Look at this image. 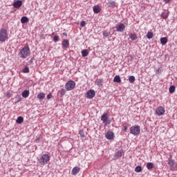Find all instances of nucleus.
<instances>
[{
	"label": "nucleus",
	"mask_w": 177,
	"mask_h": 177,
	"mask_svg": "<svg viewBox=\"0 0 177 177\" xmlns=\"http://www.w3.org/2000/svg\"><path fill=\"white\" fill-rule=\"evenodd\" d=\"M47 99L49 100V99H52V93H49L48 95H47Z\"/></svg>",
	"instance_id": "41"
},
{
	"label": "nucleus",
	"mask_w": 177,
	"mask_h": 177,
	"mask_svg": "<svg viewBox=\"0 0 177 177\" xmlns=\"http://www.w3.org/2000/svg\"><path fill=\"white\" fill-rule=\"evenodd\" d=\"M28 21H29V19H28V17H22L21 18V23L22 24H26V23H28Z\"/></svg>",
	"instance_id": "18"
},
{
	"label": "nucleus",
	"mask_w": 177,
	"mask_h": 177,
	"mask_svg": "<svg viewBox=\"0 0 177 177\" xmlns=\"http://www.w3.org/2000/svg\"><path fill=\"white\" fill-rule=\"evenodd\" d=\"M89 55V52H88V50L84 49L82 51V55L83 57H86Z\"/></svg>",
	"instance_id": "26"
},
{
	"label": "nucleus",
	"mask_w": 177,
	"mask_h": 177,
	"mask_svg": "<svg viewBox=\"0 0 177 177\" xmlns=\"http://www.w3.org/2000/svg\"><path fill=\"white\" fill-rule=\"evenodd\" d=\"M62 45L64 48H68V46H70V42L68 39H64L63 40Z\"/></svg>",
	"instance_id": "14"
},
{
	"label": "nucleus",
	"mask_w": 177,
	"mask_h": 177,
	"mask_svg": "<svg viewBox=\"0 0 177 177\" xmlns=\"http://www.w3.org/2000/svg\"><path fill=\"white\" fill-rule=\"evenodd\" d=\"M156 114L158 115V117L164 115V114H165V109L162 106H158L156 110Z\"/></svg>",
	"instance_id": "7"
},
{
	"label": "nucleus",
	"mask_w": 177,
	"mask_h": 177,
	"mask_svg": "<svg viewBox=\"0 0 177 177\" xmlns=\"http://www.w3.org/2000/svg\"><path fill=\"white\" fill-rule=\"evenodd\" d=\"M129 38L131 41H136V39H138V36H136V33H131L129 35Z\"/></svg>",
	"instance_id": "19"
},
{
	"label": "nucleus",
	"mask_w": 177,
	"mask_h": 177,
	"mask_svg": "<svg viewBox=\"0 0 177 177\" xmlns=\"http://www.w3.org/2000/svg\"><path fill=\"white\" fill-rule=\"evenodd\" d=\"M31 55V50H30V47L26 46L21 48L18 54V56L21 59H27L28 56Z\"/></svg>",
	"instance_id": "1"
},
{
	"label": "nucleus",
	"mask_w": 177,
	"mask_h": 177,
	"mask_svg": "<svg viewBox=\"0 0 177 177\" xmlns=\"http://www.w3.org/2000/svg\"><path fill=\"white\" fill-rule=\"evenodd\" d=\"M103 35L104 37H109V35H110V33L107 31H104L103 32Z\"/></svg>",
	"instance_id": "37"
},
{
	"label": "nucleus",
	"mask_w": 177,
	"mask_h": 177,
	"mask_svg": "<svg viewBox=\"0 0 177 177\" xmlns=\"http://www.w3.org/2000/svg\"><path fill=\"white\" fill-rule=\"evenodd\" d=\"M21 95H22V97L27 99V97H28V96H30V91L25 90L22 92Z\"/></svg>",
	"instance_id": "15"
},
{
	"label": "nucleus",
	"mask_w": 177,
	"mask_h": 177,
	"mask_svg": "<svg viewBox=\"0 0 177 177\" xmlns=\"http://www.w3.org/2000/svg\"><path fill=\"white\" fill-rule=\"evenodd\" d=\"M122 131H124V132H127V131H128V126H124Z\"/></svg>",
	"instance_id": "39"
},
{
	"label": "nucleus",
	"mask_w": 177,
	"mask_h": 177,
	"mask_svg": "<svg viewBox=\"0 0 177 177\" xmlns=\"http://www.w3.org/2000/svg\"><path fill=\"white\" fill-rule=\"evenodd\" d=\"M37 99H39V100H42V99H45V93H39L37 95Z\"/></svg>",
	"instance_id": "23"
},
{
	"label": "nucleus",
	"mask_w": 177,
	"mask_h": 177,
	"mask_svg": "<svg viewBox=\"0 0 177 177\" xmlns=\"http://www.w3.org/2000/svg\"><path fill=\"white\" fill-rule=\"evenodd\" d=\"M85 26H86V22H85V21H82L80 23V26L85 27Z\"/></svg>",
	"instance_id": "36"
},
{
	"label": "nucleus",
	"mask_w": 177,
	"mask_h": 177,
	"mask_svg": "<svg viewBox=\"0 0 177 177\" xmlns=\"http://www.w3.org/2000/svg\"><path fill=\"white\" fill-rule=\"evenodd\" d=\"M80 168L78 167H75L72 171H71V174L73 176H75V175H77V174L80 173Z\"/></svg>",
	"instance_id": "13"
},
{
	"label": "nucleus",
	"mask_w": 177,
	"mask_h": 177,
	"mask_svg": "<svg viewBox=\"0 0 177 177\" xmlns=\"http://www.w3.org/2000/svg\"><path fill=\"white\" fill-rule=\"evenodd\" d=\"M168 165L169 167L170 171H176L177 169V163L175 161V160L169 158V162H168Z\"/></svg>",
	"instance_id": "5"
},
{
	"label": "nucleus",
	"mask_w": 177,
	"mask_h": 177,
	"mask_svg": "<svg viewBox=\"0 0 177 177\" xmlns=\"http://www.w3.org/2000/svg\"><path fill=\"white\" fill-rule=\"evenodd\" d=\"M116 158H121L122 157V150H119L115 153Z\"/></svg>",
	"instance_id": "17"
},
{
	"label": "nucleus",
	"mask_w": 177,
	"mask_h": 177,
	"mask_svg": "<svg viewBox=\"0 0 177 177\" xmlns=\"http://www.w3.org/2000/svg\"><path fill=\"white\" fill-rule=\"evenodd\" d=\"M167 42H168L167 37H162L160 38V43L162 45H166Z\"/></svg>",
	"instance_id": "22"
},
{
	"label": "nucleus",
	"mask_w": 177,
	"mask_h": 177,
	"mask_svg": "<svg viewBox=\"0 0 177 177\" xmlns=\"http://www.w3.org/2000/svg\"><path fill=\"white\" fill-rule=\"evenodd\" d=\"M106 139H108V140H113L114 139V133L113 131H109L105 134Z\"/></svg>",
	"instance_id": "12"
},
{
	"label": "nucleus",
	"mask_w": 177,
	"mask_h": 177,
	"mask_svg": "<svg viewBox=\"0 0 177 177\" xmlns=\"http://www.w3.org/2000/svg\"><path fill=\"white\" fill-rule=\"evenodd\" d=\"M108 6L109 8H115V2L114 1H109Z\"/></svg>",
	"instance_id": "24"
},
{
	"label": "nucleus",
	"mask_w": 177,
	"mask_h": 177,
	"mask_svg": "<svg viewBox=\"0 0 177 177\" xmlns=\"http://www.w3.org/2000/svg\"><path fill=\"white\" fill-rule=\"evenodd\" d=\"M118 32H124L125 31V25L124 24H119L115 26Z\"/></svg>",
	"instance_id": "9"
},
{
	"label": "nucleus",
	"mask_w": 177,
	"mask_h": 177,
	"mask_svg": "<svg viewBox=\"0 0 177 177\" xmlns=\"http://www.w3.org/2000/svg\"><path fill=\"white\" fill-rule=\"evenodd\" d=\"M156 73H161V68L156 69Z\"/></svg>",
	"instance_id": "42"
},
{
	"label": "nucleus",
	"mask_w": 177,
	"mask_h": 177,
	"mask_svg": "<svg viewBox=\"0 0 177 177\" xmlns=\"http://www.w3.org/2000/svg\"><path fill=\"white\" fill-rule=\"evenodd\" d=\"M147 168L149 170L153 169V168H154V164L153 162L147 163Z\"/></svg>",
	"instance_id": "25"
},
{
	"label": "nucleus",
	"mask_w": 177,
	"mask_h": 177,
	"mask_svg": "<svg viewBox=\"0 0 177 177\" xmlns=\"http://www.w3.org/2000/svg\"><path fill=\"white\" fill-rule=\"evenodd\" d=\"M75 88V82L73 80H69L65 84V89L66 91H73Z\"/></svg>",
	"instance_id": "6"
},
{
	"label": "nucleus",
	"mask_w": 177,
	"mask_h": 177,
	"mask_svg": "<svg viewBox=\"0 0 177 177\" xmlns=\"http://www.w3.org/2000/svg\"><path fill=\"white\" fill-rule=\"evenodd\" d=\"M136 81V78L135 76L131 75L129 77V82H130V84H133V82H135Z\"/></svg>",
	"instance_id": "28"
},
{
	"label": "nucleus",
	"mask_w": 177,
	"mask_h": 177,
	"mask_svg": "<svg viewBox=\"0 0 177 177\" xmlns=\"http://www.w3.org/2000/svg\"><path fill=\"white\" fill-rule=\"evenodd\" d=\"M38 161L40 165H46V164L50 161V156L44 153L40 156V158L38 159Z\"/></svg>",
	"instance_id": "2"
},
{
	"label": "nucleus",
	"mask_w": 177,
	"mask_h": 177,
	"mask_svg": "<svg viewBox=\"0 0 177 177\" xmlns=\"http://www.w3.org/2000/svg\"><path fill=\"white\" fill-rule=\"evenodd\" d=\"M113 82L120 84V82H121V77H120V75H115L113 78Z\"/></svg>",
	"instance_id": "20"
},
{
	"label": "nucleus",
	"mask_w": 177,
	"mask_h": 177,
	"mask_svg": "<svg viewBox=\"0 0 177 177\" xmlns=\"http://www.w3.org/2000/svg\"><path fill=\"white\" fill-rule=\"evenodd\" d=\"M96 95V93H95V91L91 89V90H88L86 92V97L87 99H93V97H95Z\"/></svg>",
	"instance_id": "10"
},
{
	"label": "nucleus",
	"mask_w": 177,
	"mask_h": 177,
	"mask_svg": "<svg viewBox=\"0 0 177 177\" xmlns=\"http://www.w3.org/2000/svg\"><path fill=\"white\" fill-rule=\"evenodd\" d=\"M95 84L97 86H102L103 85V79H97L95 80Z\"/></svg>",
	"instance_id": "21"
},
{
	"label": "nucleus",
	"mask_w": 177,
	"mask_h": 177,
	"mask_svg": "<svg viewBox=\"0 0 177 177\" xmlns=\"http://www.w3.org/2000/svg\"><path fill=\"white\" fill-rule=\"evenodd\" d=\"M6 97H8V99H10V97H12V96H13V94H12L10 92H6Z\"/></svg>",
	"instance_id": "33"
},
{
	"label": "nucleus",
	"mask_w": 177,
	"mask_h": 177,
	"mask_svg": "<svg viewBox=\"0 0 177 177\" xmlns=\"http://www.w3.org/2000/svg\"><path fill=\"white\" fill-rule=\"evenodd\" d=\"M135 172H142V166H137L135 169Z\"/></svg>",
	"instance_id": "30"
},
{
	"label": "nucleus",
	"mask_w": 177,
	"mask_h": 177,
	"mask_svg": "<svg viewBox=\"0 0 177 177\" xmlns=\"http://www.w3.org/2000/svg\"><path fill=\"white\" fill-rule=\"evenodd\" d=\"M59 93L61 94V96H64L66 95V90L64 89L60 90Z\"/></svg>",
	"instance_id": "35"
},
{
	"label": "nucleus",
	"mask_w": 177,
	"mask_h": 177,
	"mask_svg": "<svg viewBox=\"0 0 177 177\" xmlns=\"http://www.w3.org/2000/svg\"><path fill=\"white\" fill-rule=\"evenodd\" d=\"M53 41L54 42H57V41H59V36L55 35L53 38Z\"/></svg>",
	"instance_id": "38"
},
{
	"label": "nucleus",
	"mask_w": 177,
	"mask_h": 177,
	"mask_svg": "<svg viewBox=\"0 0 177 177\" xmlns=\"http://www.w3.org/2000/svg\"><path fill=\"white\" fill-rule=\"evenodd\" d=\"M79 135H80V136H81L82 138H85V133H84V131H82V130H80V131H79Z\"/></svg>",
	"instance_id": "34"
},
{
	"label": "nucleus",
	"mask_w": 177,
	"mask_h": 177,
	"mask_svg": "<svg viewBox=\"0 0 177 177\" xmlns=\"http://www.w3.org/2000/svg\"><path fill=\"white\" fill-rule=\"evenodd\" d=\"M162 19H167V18L168 17V15H167V14H162Z\"/></svg>",
	"instance_id": "40"
},
{
	"label": "nucleus",
	"mask_w": 177,
	"mask_h": 177,
	"mask_svg": "<svg viewBox=\"0 0 177 177\" xmlns=\"http://www.w3.org/2000/svg\"><path fill=\"white\" fill-rule=\"evenodd\" d=\"M63 35H65L66 37H67V33L64 32L63 33Z\"/></svg>",
	"instance_id": "44"
},
{
	"label": "nucleus",
	"mask_w": 177,
	"mask_h": 177,
	"mask_svg": "<svg viewBox=\"0 0 177 177\" xmlns=\"http://www.w3.org/2000/svg\"><path fill=\"white\" fill-rule=\"evenodd\" d=\"M24 121V118L21 116L17 118L16 122L17 124H21Z\"/></svg>",
	"instance_id": "27"
},
{
	"label": "nucleus",
	"mask_w": 177,
	"mask_h": 177,
	"mask_svg": "<svg viewBox=\"0 0 177 177\" xmlns=\"http://www.w3.org/2000/svg\"><path fill=\"white\" fill-rule=\"evenodd\" d=\"M169 91L170 93H174V92H175V86H171Z\"/></svg>",
	"instance_id": "31"
},
{
	"label": "nucleus",
	"mask_w": 177,
	"mask_h": 177,
	"mask_svg": "<svg viewBox=\"0 0 177 177\" xmlns=\"http://www.w3.org/2000/svg\"><path fill=\"white\" fill-rule=\"evenodd\" d=\"M23 73H30V68H28V66H26L25 68H24Z\"/></svg>",
	"instance_id": "32"
},
{
	"label": "nucleus",
	"mask_w": 177,
	"mask_h": 177,
	"mask_svg": "<svg viewBox=\"0 0 177 177\" xmlns=\"http://www.w3.org/2000/svg\"><path fill=\"white\" fill-rule=\"evenodd\" d=\"M8 39H9L8 30L4 28L0 29V42H5L8 41Z\"/></svg>",
	"instance_id": "3"
},
{
	"label": "nucleus",
	"mask_w": 177,
	"mask_h": 177,
	"mask_svg": "<svg viewBox=\"0 0 177 177\" xmlns=\"http://www.w3.org/2000/svg\"><path fill=\"white\" fill-rule=\"evenodd\" d=\"M23 5V1L21 0H17L13 2L12 6L15 8V9H19V8H21Z\"/></svg>",
	"instance_id": "11"
},
{
	"label": "nucleus",
	"mask_w": 177,
	"mask_h": 177,
	"mask_svg": "<svg viewBox=\"0 0 177 177\" xmlns=\"http://www.w3.org/2000/svg\"><path fill=\"white\" fill-rule=\"evenodd\" d=\"M130 133L133 135V136H138L140 133V126L133 125L130 128Z\"/></svg>",
	"instance_id": "4"
},
{
	"label": "nucleus",
	"mask_w": 177,
	"mask_h": 177,
	"mask_svg": "<svg viewBox=\"0 0 177 177\" xmlns=\"http://www.w3.org/2000/svg\"><path fill=\"white\" fill-rule=\"evenodd\" d=\"M30 63H32V59H30Z\"/></svg>",
	"instance_id": "45"
},
{
	"label": "nucleus",
	"mask_w": 177,
	"mask_h": 177,
	"mask_svg": "<svg viewBox=\"0 0 177 177\" xmlns=\"http://www.w3.org/2000/svg\"><path fill=\"white\" fill-rule=\"evenodd\" d=\"M93 10L94 13H100V6H94L93 8Z\"/></svg>",
	"instance_id": "16"
},
{
	"label": "nucleus",
	"mask_w": 177,
	"mask_h": 177,
	"mask_svg": "<svg viewBox=\"0 0 177 177\" xmlns=\"http://www.w3.org/2000/svg\"><path fill=\"white\" fill-rule=\"evenodd\" d=\"M109 117L107 116V113H104L101 116V121H102L103 124L107 125V124H110L111 121L108 120Z\"/></svg>",
	"instance_id": "8"
},
{
	"label": "nucleus",
	"mask_w": 177,
	"mask_h": 177,
	"mask_svg": "<svg viewBox=\"0 0 177 177\" xmlns=\"http://www.w3.org/2000/svg\"><path fill=\"white\" fill-rule=\"evenodd\" d=\"M153 37H154V35L153 34V32H148L147 34V38H148V39H151V38H153Z\"/></svg>",
	"instance_id": "29"
},
{
	"label": "nucleus",
	"mask_w": 177,
	"mask_h": 177,
	"mask_svg": "<svg viewBox=\"0 0 177 177\" xmlns=\"http://www.w3.org/2000/svg\"><path fill=\"white\" fill-rule=\"evenodd\" d=\"M165 3H168L171 0H163Z\"/></svg>",
	"instance_id": "43"
}]
</instances>
